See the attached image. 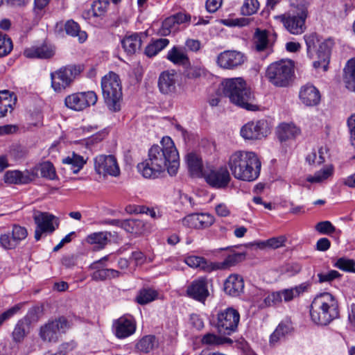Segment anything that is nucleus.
Wrapping results in <instances>:
<instances>
[{
	"label": "nucleus",
	"mask_w": 355,
	"mask_h": 355,
	"mask_svg": "<svg viewBox=\"0 0 355 355\" xmlns=\"http://www.w3.org/2000/svg\"><path fill=\"white\" fill-rule=\"evenodd\" d=\"M180 165L179 154L173 141L164 137L159 145H153L148 150V157L139 163V173L145 178L155 179L166 169L171 176L176 175Z\"/></svg>",
	"instance_id": "1"
},
{
	"label": "nucleus",
	"mask_w": 355,
	"mask_h": 355,
	"mask_svg": "<svg viewBox=\"0 0 355 355\" xmlns=\"http://www.w3.org/2000/svg\"><path fill=\"white\" fill-rule=\"evenodd\" d=\"M227 164L236 180L253 182L259 177L261 162L252 151L236 150L230 155Z\"/></svg>",
	"instance_id": "2"
},
{
	"label": "nucleus",
	"mask_w": 355,
	"mask_h": 355,
	"mask_svg": "<svg viewBox=\"0 0 355 355\" xmlns=\"http://www.w3.org/2000/svg\"><path fill=\"white\" fill-rule=\"evenodd\" d=\"M310 316L313 323L321 326L327 325L338 318V304L336 297L327 292L317 295L311 304Z\"/></svg>",
	"instance_id": "3"
},
{
	"label": "nucleus",
	"mask_w": 355,
	"mask_h": 355,
	"mask_svg": "<svg viewBox=\"0 0 355 355\" xmlns=\"http://www.w3.org/2000/svg\"><path fill=\"white\" fill-rule=\"evenodd\" d=\"M223 93L234 105L247 110L255 111L258 106L254 103V96L241 78H230L223 83Z\"/></svg>",
	"instance_id": "4"
},
{
	"label": "nucleus",
	"mask_w": 355,
	"mask_h": 355,
	"mask_svg": "<svg viewBox=\"0 0 355 355\" xmlns=\"http://www.w3.org/2000/svg\"><path fill=\"white\" fill-rule=\"evenodd\" d=\"M101 89L104 101L112 112L119 111L122 98V87L119 76L109 72L101 79Z\"/></svg>",
	"instance_id": "5"
},
{
	"label": "nucleus",
	"mask_w": 355,
	"mask_h": 355,
	"mask_svg": "<svg viewBox=\"0 0 355 355\" xmlns=\"http://www.w3.org/2000/svg\"><path fill=\"white\" fill-rule=\"evenodd\" d=\"M294 62L291 60H282L270 64L266 72L268 81L275 87H286L295 76Z\"/></svg>",
	"instance_id": "6"
},
{
	"label": "nucleus",
	"mask_w": 355,
	"mask_h": 355,
	"mask_svg": "<svg viewBox=\"0 0 355 355\" xmlns=\"http://www.w3.org/2000/svg\"><path fill=\"white\" fill-rule=\"evenodd\" d=\"M307 17V8L304 4H301L295 9L282 15H275L273 18L281 22L289 33L298 35L306 31L305 22Z\"/></svg>",
	"instance_id": "7"
},
{
	"label": "nucleus",
	"mask_w": 355,
	"mask_h": 355,
	"mask_svg": "<svg viewBox=\"0 0 355 355\" xmlns=\"http://www.w3.org/2000/svg\"><path fill=\"white\" fill-rule=\"evenodd\" d=\"M239 320L238 311L229 307L217 313L215 327L219 334L230 336L237 330Z\"/></svg>",
	"instance_id": "8"
},
{
	"label": "nucleus",
	"mask_w": 355,
	"mask_h": 355,
	"mask_svg": "<svg viewBox=\"0 0 355 355\" xmlns=\"http://www.w3.org/2000/svg\"><path fill=\"white\" fill-rule=\"evenodd\" d=\"M82 69L80 66L68 65L51 73V87L57 92H61L73 81Z\"/></svg>",
	"instance_id": "9"
},
{
	"label": "nucleus",
	"mask_w": 355,
	"mask_h": 355,
	"mask_svg": "<svg viewBox=\"0 0 355 355\" xmlns=\"http://www.w3.org/2000/svg\"><path fill=\"white\" fill-rule=\"evenodd\" d=\"M69 328V322L64 317H60L49 321L40 329V337L44 342H56L61 333H65Z\"/></svg>",
	"instance_id": "10"
},
{
	"label": "nucleus",
	"mask_w": 355,
	"mask_h": 355,
	"mask_svg": "<svg viewBox=\"0 0 355 355\" xmlns=\"http://www.w3.org/2000/svg\"><path fill=\"white\" fill-rule=\"evenodd\" d=\"M270 132L269 124L266 120L252 121L245 124L241 129V136L245 140H259L268 136Z\"/></svg>",
	"instance_id": "11"
},
{
	"label": "nucleus",
	"mask_w": 355,
	"mask_h": 355,
	"mask_svg": "<svg viewBox=\"0 0 355 355\" xmlns=\"http://www.w3.org/2000/svg\"><path fill=\"white\" fill-rule=\"evenodd\" d=\"M97 100L96 94L93 91H88L68 95L64 99V103L68 108L80 112L95 105Z\"/></svg>",
	"instance_id": "12"
},
{
	"label": "nucleus",
	"mask_w": 355,
	"mask_h": 355,
	"mask_svg": "<svg viewBox=\"0 0 355 355\" xmlns=\"http://www.w3.org/2000/svg\"><path fill=\"white\" fill-rule=\"evenodd\" d=\"M33 219L36 224L35 230V239L36 241L40 240L43 235L52 234L58 227L55 217L47 212L38 211L35 214Z\"/></svg>",
	"instance_id": "13"
},
{
	"label": "nucleus",
	"mask_w": 355,
	"mask_h": 355,
	"mask_svg": "<svg viewBox=\"0 0 355 355\" xmlns=\"http://www.w3.org/2000/svg\"><path fill=\"white\" fill-rule=\"evenodd\" d=\"M96 172L103 176L117 177L120 174V168L116 159L112 155H100L94 158Z\"/></svg>",
	"instance_id": "14"
},
{
	"label": "nucleus",
	"mask_w": 355,
	"mask_h": 355,
	"mask_svg": "<svg viewBox=\"0 0 355 355\" xmlns=\"http://www.w3.org/2000/svg\"><path fill=\"white\" fill-rule=\"evenodd\" d=\"M203 176L209 185L216 189L227 187L231 180L226 167L211 168L204 172Z\"/></svg>",
	"instance_id": "15"
},
{
	"label": "nucleus",
	"mask_w": 355,
	"mask_h": 355,
	"mask_svg": "<svg viewBox=\"0 0 355 355\" xmlns=\"http://www.w3.org/2000/svg\"><path fill=\"white\" fill-rule=\"evenodd\" d=\"M112 330L116 338H126L135 332V320L131 315H123L113 322Z\"/></svg>",
	"instance_id": "16"
},
{
	"label": "nucleus",
	"mask_w": 355,
	"mask_h": 355,
	"mask_svg": "<svg viewBox=\"0 0 355 355\" xmlns=\"http://www.w3.org/2000/svg\"><path fill=\"white\" fill-rule=\"evenodd\" d=\"M11 234V236L9 233L0 235V245L5 250L16 248L21 241L27 237L28 232L24 227L14 225Z\"/></svg>",
	"instance_id": "17"
},
{
	"label": "nucleus",
	"mask_w": 355,
	"mask_h": 355,
	"mask_svg": "<svg viewBox=\"0 0 355 355\" xmlns=\"http://www.w3.org/2000/svg\"><path fill=\"white\" fill-rule=\"evenodd\" d=\"M246 60L245 55L238 51H224L217 56L218 65L225 69H234L242 65Z\"/></svg>",
	"instance_id": "18"
},
{
	"label": "nucleus",
	"mask_w": 355,
	"mask_h": 355,
	"mask_svg": "<svg viewBox=\"0 0 355 355\" xmlns=\"http://www.w3.org/2000/svg\"><path fill=\"white\" fill-rule=\"evenodd\" d=\"M187 294L195 300L204 302L209 295L207 280L202 277L193 280L187 287Z\"/></svg>",
	"instance_id": "19"
},
{
	"label": "nucleus",
	"mask_w": 355,
	"mask_h": 355,
	"mask_svg": "<svg viewBox=\"0 0 355 355\" xmlns=\"http://www.w3.org/2000/svg\"><path fill=\"white\" fill-rule=\"evenodd\" d=\"M299 98L302 104L307 107L318 105L321 100L319 90L312 84L307 83L301 87Z\"/></svg>",
	"instance_id": "20"
},
{
	"label": "nucleus",
	"mask_w": 355,
	"mask_h": 355,
	"mask_svg": "<svg viewBox=\"0 0 355 355\" xmlns=\"http://www.w3.org/2000/svg\"><path fill=\"white\" fill-rule=\"evenodd\" d=\"M176 74L173 71H164L162 72L158 78V88L164 95L172 96L177 90Z\"/></svg>",
	"instance_id": "21"
},
{
	"label": "nucleus",
	"mask_w": 355,
	"mask_h": 355,
	"mask_svg": "<svg viewBox=\"0 0 355 355\" xmlns=\"http://www.w3.org/2000/svg\"><path fill=\"white\" fill-rule=\"evenodd\" d=\"M333 46L334 42L331 39L324 40L319 45V49L317 51L318 60L313 62V65L314 68L318 69L322 67L324 71L328 69L331 51Z\"/></svg>",
	"instance_id": "22"
},
{
	"label": "nucleus",
	"mask_w": 355,
	"mask_h": 355,
	"mask_svg": "<svg viewBox=\"0 0 355 355\" xmlns=\"http://www.w3.org/2000/svg\"><path fill=\"white\" fill-rule=\"evenodd\" d=\"M107 259L108 257L105 256L98 261L94 262L91 265V268L95 270V271L92 275V279L96 281H105L107 279L118 277L121 275V272L111 268H101L99 266L101 263L107 261Z\"/></svg>",
	"instance_id": "23"
},
{
	"label": "nucleus",
	"mask_w": 355,
	"mask_h": 355,
	"mask_svg": "<svg viewBox=\"0 0 355 355\" xmlns=\"http://www.w3.org/2000/svg\"><path fill=\"white\" fill-rule=\"evenodd\" d=\"M146 37L144 33L127 34L121 40L122 47L127 54L132 55L140 50L142 39Z\"/></svg>",
	"instance_id": "24"
},
{
	"label": "nucleus",
	"mask_w": 355,
	"mask_h": 355,
	"mask_svg": "<svg viewBox=\"0 0 355 355\" xmlns=\"http://www.w3.org/2000/svg\"><path fill=\"white\" fill-rule=\"evenodd\" d=\"M55 53L54 48L46 44L34 45L24 50V54L28 58L48 59Z\"/></svg>",
	"instance_id": "25"
},
{
	"label": "nucleus",
	"mask_w": 355,
	"mask_h": 355,
	"mask_svg": "<svg viewBox=\"0 0 355 355\" xmlns=\"http://www.w3.org/2000/svg\"><path fill=\"white\" fill-rule=\"evenodd\" d=\"M36 174L34 172L26 171H8L5 173L4 181L9 184H28L35 180Z\"/></svg>",
	"instance_id": "26"
},
{
	"label": "nucleus",
	"mask_w": 355,
	"mask_h": 355,
	"mask_svg": "<svg viewBox=\"0 0 355 355\" xmlns=\"http://www.w3.org/2000/svg\"><path fill=\"white\" fill-rule=\"evenodd\" d=\"M243 288L244 281L239 275H230L225 281L224 291L229 295L239 296L243 292Z\"/></svg>",
	"instance_id": "27"
},
{
	"label": "nucleus",
	"mask_w": 355,
	"mask_h": 355,
	"mask_svg": "<svg viewBox=\"0 0 355 355\" xmlns=\"http://www.w3.org/2000/svg\"><path fill=\"white\" fill-rule=\"evenodd\" d=\"M17 101L14 92L6 89L0 91V118L4 117L8 111L12 112Z\"/></svg>",
	"instance_id": "28"
},
{
	"label": "nucleus",
	"mask_w": 355,
	"mask_h": 355,
	"mask_svg": "<svg viewBox=\"0 0 355 355\" xmlns=\"http://www.w3.org/2000/svg\"><path fill=\"white\" fill-rule=\"evenodd\" d=\"M30 332V321L24 318L17 321L11 333L12 340L15 344L21 343Z\"/></svg>",
	"instance_id": "29"
},
{
	"label": "nucleus",
	"mask_w": 355,
	"mask_h": 355,
	"mask_svg": "<svg viewBox=\"0 0 355 355\" xmlns=\"http://www.w3.org/2000/svg\"><path fill=\"white\" fill-rule=\"evenodd\" d=\"M166 58L176 65H186L189 62L186 49L180 46H174L170 49L168 51Z\"/></svg>",
	"instance_id": "30"
},
{
	"label": "nucleus",
	"mask_w": 355,
	"mask_h": 355,
	"mask_svg": "<svg viewBox=\"0 0 355 355\" xmlns=\"http://www.w3.org/2000/svg\"><path fill=\"white\" fill-rule=\"evenodd\" d=\"M300 133V130L293 123H282L277 131V137L281 141L294 139Z\"/></svg>",
	"instance_id": "31"
},
{
	"label": "nucleus",
	"mask_w": 355,
	"mask_h": 355,
	"mask_svg": "<svg viewBox=\"0 0 355 355\" xmlns=\"http://www.w3.org/2000/svg\"><path fill=\"white\" fill-rule=\"evenodd\" d=\"M109 6V0H96L92 3L91 8L83 15L87 18H90L91 17H102L107 12Z\"/></svg>",
	"instance_id": "32"
},
{
	"label": "nucleus",
	"mask_w": 355,
	"mask_h": 355,
	"mask_svg": "<svg viewBox=\"0 0 355 355\" xmlns=\"http://www.w3.org/2000/svg\"><path fill=\"white\" fill-rule=\"evenodd\" d=\"M62 162L63 164L67 165L73 173H77L83 168L86 161L83 156L72 153L63 158Z\"/></svg>",
	"instance_id": "33"
},
{
	"label": "nucleus",
	"mask_w": 355,
	"mask_h": 355,
	"mask_svg": "<svg viewBox=\"0 0 355 355\" xmlns=\"http://www.w3.org/2000/svg\"><path fill=\"white\" fill-rule=\"evenodd\" d=\"M344 73L346 87L350 91L355 92V58L347 61Z\"/></svg>",
	"instance_id": "34"
},
{
	"label": "nucleus",
	"mask_w": 355,
	"mask_h": 355,
	"mask_svg": "<svg viewBox=\"0 0 355 355\" xmlns=\"http://www.w3.org/2000/svg\"><path fill=\"white\" fill-rule=\"evenodd\" d=\"M146 224L144 220L139 219H128L122 221V226L124 230L135 234H140L146 230Z\"/></svg>",
	"instance_id": "35"
},
{
	"label": "nucleus",
	"mask_w": 355,
	"mask_h": 355,
	"mask_svg": "<svg viewBox=\"0 0 355 355\" xmlns=\"http://www.w3.org/2000/svg\"><path fill=\"white\" fill-rule=\"evenodd\" d=\"M64 30L67 35L71 37H77L80 43L85 42L87 38V33L81 31L79 24L72 19L67 21Z\"/></svg>",
	"instance_id": "36"
},
{
	"label": "nucleus",
	"mask_w": 355,
	"mask_h": 355,
	"mask_svg": "<svg viewBox=\"0 0 355 355\" xmlns=\"http://www.w3.org/2000/svg\"><path fill=\"white\" fill-rule=\"evenodd\" d=\"M187 162L192 175L197 177L203 176L202 159L196 154H188L187 155Z\"/></svg>",
	"instance_id": "37"
},
{
	"label": "nucleus",
	"mask_w": 355,
	"mask_h": 355,
	"mask_svg": "<svg viewBox=\"0 0 355 355\" xmlns=\"http://www.w3.org/2000/svg\"><path fill=\"white\" fill-rule=\"evenodd\" d=\"M334 166L328 165L321 170L315 172L313 175H309L306 180L310 183H320L331 177L334 174Z\"/></svg>",
	"instance_id": "38"
},
{
	"label": "nucleus",
	"mask_w": 355,
	"mask_h": 355,
	"mask_svg": "<svg viewBox=\"0 0 355 355\" xmlns=\"http://www.w3.org/2000/svg\"><path fill=\"white\" fill-rule=\"evenodd\" d=\"M184 261L189 267L193 268H198L204 271H210L212 269L210 263L202 257L188 256L185 258Z\"/></svg>",
	"instance_id": "39"
},
{
	"label": "nucleus",
	"mask_w": 355,
	"mask_h": 355,
	"mask_svg": "<svg viewBox=\"0 0 355 355\" xmlns=\"http://www.w3.org/2000/svg\"><path fill=\"white\" fill-rule=\"evenodd\" d=\"M202 345L209 346H218L224 344H232V340L230 338L222 337L212 333L205 334L201 338Z\"/></svg>",
	"instance_id": "40"
},
{
	"label": "nucleus",
	"mask_w": 355,
	"mask_h": 355,
	"mask_svg": "<svg viewBox=\"0 0 355 355\" xmlns=\"http://www.w3.org/2000/svg\"><path fill=\"white\" fill-rule=\"evenodd\" d=\"M111 233L108 232H98L89 234L86 241L89 244H96L98 248H103L108 241Z\"/></svg>",
	"instance_id": "41"
},
{
	"label": "nucleus",
	"mask_w": 355,
	"mask_h": 355,
	"mask_svg": "<svg viewBox=\"0 0 355 355\" xmlns=\"http://www.w3.org/2000/svg\"><path fill=\"white\" fill-rule=\"evenodd\" d=\"M157 297L158 293L156 290L150 288H144L139 291L136 297V301L138 304L144 305L154 301Z\"/></svg>",
	"instance_id": "42"
},
{
	"label": "nucleus",
	"mask_w": 355,
	"mask_h": 355,
	"mask_svg": "<svg viewBox=\"0 0 355 355\" xmlns=\"http://www.w3.org/2000/svg\"><path fill=\"white\" fill-rule=\"evenodd\" d=\"M328 150L325 146H321L318 153L315 151H313L309 153L306 157V160L309 162V164H318L320 165L325 162L326 156L327 155Z\"/></svg>",
	"instance_id": "43"
},
{
	"label": "nucleus",
	"mask_w": 355,
	"mask_h": 355,
	"mask_svg": "<svg viewBox=\"0 0 355 355\" xmlns=\"http://www.w3.org/2000/svg\"><path fill=\"white\" fill-rule=\"evenodd\" d=\"M307 288V286L304 284H302L299 286H296L294 288L284 289L279 291L282 295V300L284 302H290L295 297L298 296L300 293L304 292Z\"/></svg>",
	"instance_id": "44"
},
{
	"label": "nucleus",
	"mask_w": 355,
	"mask_h": 355,
	"mask_svg": "<svg viewBox=\"0 0 355 355\" xmlns=\"http://www.w3.org/2000/svg\"><path fill=\"white\" fill-rule=\"evenodd\" d=\"M291 326L289 323H280L275 331L270 335V343L275 345L291 331Z\"/></svg>",
	"instance_id": "45"
},
{
	"label": "nucleus",
	"mask_w": 355,
	"mask_h": 355,
	"mask_svg": "<svg viewBox=\"0 0 355 355\" xmlns=\"http://www.w3.org/2000/svg\"><path fill=\"white\" fill-rule=\"evenodd\" d=\"M156 345L157 340L154 336H146L139 340L136 347L141 352L148 353L155 348Z\"/></svg>",
	"instance_id": "46"
},
{
	"label": "nucleus",
	"mask_w": 355,
	"mask_h": 355,
	"mask_svg": "<svg viewBox=\"0 0 355 355\" xmlns=\"http://www.w3.org/2000/svg\"><path fill=\"white\" fill-rule=\"evenodd\" d=\"M41 176L49 180L56 178V172L53 164L49 161L41 163L38 166Z\"/></svg>",
	"instance_id": "47"
},
{
	"label": "nucleus",
	"mask_w": 355,
	"mask_h": 355,
	"mask_svg": "<svg viewBox=\"0 0 355 355\" xmlns=\"http://www.w3.org/2000/svg\"><path fill=\"white\" fill-rule=\"evenodd\" d=\"M254 40L256 49L258 51H263L268 46V32L257 29Z\"/></svg>",
	"instance_id": "48"
},
{
	"label": "nucleus",
	"mask_w": 355,
	"mask_h": 355,
	"mask_svg": "<svg viewBox=\"0 0 355 355\" xmlns=\"http://www.w3.org/2000/svg\"><path fill=\"white\" fill-rule=\"evenodd\" d=\"M12 49V40L6 34L0 32V58L8 55Z\"/></svg>",
	"instance_id": "49"
},
{
	"label": "nucleus",
	"mask_w": 355,
	"mask_h": 355,
	"mask_svg": "<svg viewBox=\"0 0 355 355\" xmlns=\"http://www.w3.org/2000/svg\"><path fill=\"white\" fill-rule=\"evenodd\" d=\"M178 29L179 26L175 22V18L170 16L162 22L159 33L162 35H168L172 32L177 31Z\"/></svg>",
	"instance_id": "50"
},
{
	"label": "nucleus",
	"mask_w": 355,
	"mask_h": 355,
	"mask_svg": "<svg viewBox=\"0 0 355 355\" xmlns=\"http://www.w3.org/2000/svg\"><path fill=\"white\" fill-rule=\"evenodd\" d=\"M282 302V295L279 291L272 292L266 297L262 303L259 306L260 308L263 309L268 306H276Z\"/></svg>",
	"instance_id": "51"
},
{
	"label": "nucleus",
	"mask_w": 355,
	"mask_h": 355,
	"mask_svg": "<svg viewBox=\"0 0 355 355\" xmlns=\"http://www.w3.org/2000/svg\"><path fill=\"white\" fill-rule=\"evenodd\" d=\"M304 39L306 45L307 55L311 58L313 52L315 50L316 45L319 42L318 37L316 33H312L305 35Z\"/></svg>",
	"instance_id": "52"
},
{
	"label": "nucleus",
	"mask_w": 355,
	"mask_h": 355,
	"mask_svg": "<svg viewBox=\"0 0 355 355\" xmlns=\"http://www.w3.org/2000/svg\"><path fill=\"white\" fill-rule=\"evenodd\" d=\"M341 275L335 270H331L326 272H320L317 274L319 283H331L336 279L339 278Z\"/></svg>",
	"instance_id": "53"
},
{
	"label": "nucleus",
	"mask_w": 355,
	"mask_h": 355,
	"mask_svg": "<svg viewBox=\"0 0 355 355\" xmlns=\"http://www.w3.org/2000/svg\"><path fill=\"white\" fill-rule=\"evenodd\" d=\"M259 7L258 0H245L242 7L241 13L249 16L255 13Z\"/></svg>",
	"instance_id": "54"
},
{
	"label": "nucleus",
	"mask_w": 355,
	"mask_h": 355,
	"mask_svg": "<svg viewBox=\"0 0 355 355\" xmlns=\"http://www.w3.org/2000/svg\"><path fill=\"white\" fill-rule=\"evenodd\" d=\"M334 266L344 271L355 272V262L352 259L340 258L335 262Z\"/></svg>",
	"instance_id": "55"
},
{
	"label": "nucleus",
	"mask_w": 355,
	"mask_h": 355,
	"mask_svg": "<svg viewBox=\"0 0 355 355\" xmlns=\"http://www.w3.org/2000/svg\"><path fill=\"white\" fill-rule=\"evenodd\" d=\"M315 229L322 234L330 235L335 232L336 227L328 220L319 222L316 224Z\"/></svg>",
	"instance_id": "56"
},
{
	"label": "nucleus",
	"mask_w": 355,
	"mask_h": 355,
	"mask_svg": "<svg viewBox=\"0 0 355 355\" xmlns=\"http://www.w3.org/2000/svg\"><path fill=\"white\" fill-rule=\"evenodd\" d=\"M198 217L200 230L209 227L215 221L214 216L209 213H198Z\"/></svg>",
	"instance_id": "57"
},
{
	"label": "nucleus",
	"mask_w": 355,
	"mask_h": 355,
	"mask_svg": "<svg viewBox=\"0 0 355 355\" xmlns=\"http://www.w3.org/2000/svg\"><path fill=\"white\" fill-rule=\"evenodd\" d=\"M182 223L187 227L200 230L198 213H193L186 216L182 218Z\"/></svg>",
	"instance_id": "58"
},
{
	"label": "nucleus",
	"mask_w": 355,
	"mask_h": 355,
	"mask_svg": "<svg viewBox=\"0 0 355 355\" xmlns=\"http://www.w3.org/2000/svg\"><path fill=\"white\" fill-rule=\"evenodd\" d=\"M206 70L200 66H193L187 71V77L189 78H198L205 76Z\"/></svg>",
	"instance_id": "59"
},
{
	"label": "nucleus",
	"mask_w": 355,
	"mask_h": 355,
	"mask_svg": "<svg viewBox=\"0 0 355 355\" xmlns=\"http://www.w3.org/2000/svg\"><path fill=\"white\" fill-rule=\"evenodd\" d=\"M20 309V306L19 305H15L10 309H8L3 313L0 315V327L3 324L4 322L8 320L11 318L15 314H16L19 310Z\"/></svg>",
	"instance_id": "60"
},
{
	"label": "nucleus",
	"mask_w": 355,
	"mask_h": 355,
	"mask_svg": "<svg viewBox=\"0 0 355 355\" xmlns=\"http://www.w3.org/2000/svg\"><path fill=\"white\" fill-rule=\"evenodd\" d=\"M286 242V238L283 236H280L278 237H273L268 239L265 244L266 245L276 249L280 248L284 245Z\"/></svg>",
	"instance_id": "61"
},
{
	"label": "nucleus",
	"mask_w": 355,
	"mask_h": 355,
	"mask_svg": "<svg viewBox=\"0 0 355 355\" xmlns=\"http://www.w3.org/2000/svg\"><path fill=\"white\" fill-rule=\"evenodd\" d=\"M347 125L350 132L352 144L355 146V114L348 119Z\"/></svg>",
	"instance_id": "62"
},
{
	"label": "nucleus",
	"mask_w": 355,
	"mask_h": 355,
	"mask_svg": "<svg viewBox=\"0 0 355 355\" xmlns=\"http://www.w3.org/2000/svg\"><path fill=\"white\" fill-rule=\"evenodd\" d=\"M215 211L220 217H227L230 214V209L225 203H219L215 207Z\"/></svg>",
	"instance_id": "63"
},
{
	"label": "nucleus",
	"mask_w": 355,
	"mask_h": 355,
	"mask_svg": "<svg viewBox=\"0 0 355 355\" xmlns=\"http://www.w3.org/2000/svg\"><path fill=\"white\" fill-rule=\"evenodd\" d=\"M76 347V345L73 343H64L60 346V350L54 354H45L44 355H67L68 351H71Z\"/></svg>",
	"instance_id": "64"
}]
</instances>
